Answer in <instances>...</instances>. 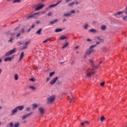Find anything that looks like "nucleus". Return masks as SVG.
<instances>
[{
    "instance_id": "9",
    "label": "nucleus",
    "mask_w": 127,
    "mask_h": 127,
    "mask_svg": "<svg viewBox=\"0 0 127 127\" xmlns=\"http://www.w3.org/2000/svg\"><path fill=\"white\" fill-rule=\"evenodd\" d=\"M95 73H96V71L89 72L88 73L86 74V77H87V78H90V77H91L92 75L95 74Z\"/></svg>"
},
{
    "instance_id": "44",
    "label": "nucleus",
    "mask_w": 127,
    "mask_h": 127,
    "mask_svg": "<svg viewBox=\"0 0 127 127\" xmlns=\"http://www.w3.org/2000/svg\"><path fill=\"white\" fill-rule=\"evenodd\" d=\"M26 118H27L26 117V115H24V116H22V120H25V119H26Z\"/></svg>"
},
{
    "instance_id": "61",
    "label": "nucleus",
    "mask_w": 127,
    "mask_h": 127,
    "mask_svg": "<svg viewBox=\"0 0 127 127\" xmlns=\"http://www.w3.org/2000/svg\"><path fill=\"white\" fill-rule=\"evenodd\" d=\"M66 20V19H64L63 20V22H65V21Z\"/></svg>"
},
{
    "instance_id": "8",
    "label": "nucleus",
    "mask_w": 127,
    "mask_h": 127,
    "mask_svg": "<svg viewBox=\"0 0 127 127\" xmlns=\"http://www.w3.org/2000/svg\"><path fill=\"white\" fill-rule=\"evenodd\" d=\"M60 2H62V0H60L58 1L56 4H51L49 6V8H51L52 7H54L55 6H56L57 5H58V4H59V3H60Z\"/></svg>"
},
{
    "instance_id": "43",
    "label": "nucleus",
    "mask_w": 127,
    "mask_h": 127,
    "mask_svg": "<svg viewBox=\"0 0 127 127\" xmlns=\"http://www.w3.org/2000/svg\"><path fill=\"white\" fill-rule=\"evenodd\" d=\"M105 85V82H102L100 83V86H101L102 87H103V86Z\"/></svg>"
},
{
    "instance_id": "55",
    "label": "nucleus",
    "mask_w": 127,
    "mask_h": 127,
    "mask_svg": "<svg viewBox=\"0 0 127 127\" xmlns=\"http://www.w3.org/2000/svg\"><path fill=\"white\" fill-rule=\"evenodd\" d=\"M123 12H125L126 14H127V7L126 8V11H124Z\"/></svg>"
},
{
    "instance_id": "64",
    "label": "nucleus",
    "mask_w": 127,
    "mask_h": 127,
    "mask_svg": "<svg viewBox=\"0 0 127 127\" xmlns=\"http://www.w3.org/2000/svg\"><path fill=\"white\" fill-rule=\"evenodd\" d=\"M86 57H87V55H84L83 58H86Z\"/></svg>"
},
{
    "instance_id": "49",
    "label": "nucleus",
    "mask_w": 127,
    "mask_h": 127,
    "mask_svg": "<svg viewBox=\"0 0 127 127\" xmlns=\"http://www.w3.org/2000/svg\"><path fill=\"white\" fill-rule=\"evenodd\" d=\"M86 41H88V42H91V41H92V40H91L90 39H87Z\"/></svg>"
},
{
    "instance_id": "59",
    "label": "nucleus",
    "mask_w": 127,
    "mask_h": 127,
    "mask_svg": "<svg viewBox=\"0 0 127 127\" xmlns=\"http://www.w3.org/2000/svg\"><path fill=\"white\" fill-rule=\"evenodd\" d=\"M75 63V62L74 61H72L71 63V65H73V64Z\"/></svg>"
},
{
    "instance_id": "35",
    "label": "nucleus",
    "mask_w": 127,
    "mask_h": 127,
    "mask_svg": "<svg viewBox=\"0 0 127 127\" xmlns=\"http://www.w3.org/2000/svg\"><path fill=\"white\" fill-rule=\"evenodd\" d=\"M86 124H88V122L87 121H85L83 123H81V126H82V127H84V126H85V125H86Z\"/></svg>"
},
{
    "instance_id": "29",
    "label": "nucleus",
    "mask_w": 127,
    "mask_h": 127,
    "mask_svg": "<svg viewBox=\"0 0 127 127\" xmlns=\"http://www.w3.org/2000/svg\"><path fill=\"white\" fill-rule=\"evenodd\" d=\"M106 29H107V27H106L105 25H102L101 26V30H106Z\"/></svg>"
},
{
    "instance_id": "3",
    "label": "nucleus",
    "mask_w": 127,
    "mask_h": 127,
    "mask_svg": "<svg viewBox=\"0 0 127 127\" xmlns=\"http://www.w3.org/2000/svg\"><path fill=\"white\" fill-rule=\"evenodd\" d=\"M75 12H76V10H70L69 11V13H64V16H66V17H69V16L72 15V13H75Z\"/></svg>"
},
{
    "instance_id": "37",
    "label": "nucleus",
    "mask_w": 127,
    "mask_h": 127,
    "mask_svg": "<svg viewBox=\"0 0 127 127\" xmlns=\"http://www.w3.org/2000/svg\"><path fill=\"white\" fill-rule=\"evenodd\" d=\"M52 12H51V11H50V12H49L48 13V14H47V15H48V16H52Z\"/></svg>"
},
{
    "instance_id": "21",
    "label": "nucleus",
    "mask_w": 127,
    "mask_h": 127,
    "mask_svg": "<svg viewBox=\"0 0 127 127\" xmlns=\"http://www.w3.org/2000/svg\"><path fill=\"white\" fill-rule=\"evenodd\" d=\"M69 45V43L67 42L62 47L63 49H65V47H67Z\"/></svg>"
},
{
    "instance_id": "60",
    "label": "nucleus",
    "mask_w": 127,
    "mask_h": 127,
    "mask_svg": "<svg viewBox=\"0 0 127 127\" xmlns=\"http://www.w3.org/2000/svg\"><path fill=\"white\" fill-rule=\"evenodd\" d=\"M70 101H73V100H74V98L72 97V98H70Z\"/></svg>"
},
{
    "instance_id": "50",
    "label": "nucleus",
    "mask_w": 127,
    "mask_h": 127,
    "mask_svg": "<svg viewBox=\"0 0 127 127\" xmlns=\"http://www.w3.org/2000/svg\"><path fill=\"white\" fill-rule=\"evenodd\" d=\"M19 28V26L16 27L14 29V31H16V30H17V29H18Z\"/></svg>"
},
{
    "instance_id": "19",
    "label": "nucleus",
    "mask_w": 127,
    "mask_h": 127,
    "mask_svg": "<svg viewBox=\"0 0 127 127\" xmlns=\"http://www.w3.org/2000/svg\"><path fill=\"white\" fill-rule=\"evenodd\" d=\"M63 30V29L61 28H57L55 30V32L58 33V32H61Z\"/></svg>"
},
{
    "instance_id": "48",
    "label": "nucleus",
    "mask_w": 127,
    "mask_h": 127,
    "mask_svg": "<svg viewBox=\"0 0 127 127\" xmlns=\"http://www.w3.org/2000/svg\"><path fill=\"white\" fill-rule=\"evenodd\" d=\"M24 31H25V30H24V29L22 28V30H21V32L22 33H24Z\"/></svg>"
},
{
    "instance_id": "11",
    "label": "nucleus",
    "mask_w": 127,
    "mask_h": 127,
    "mask_svg": "<svg viewBox=\"0 0 127 127\" xmlns=\"http://www.w3.org/2000/svg\"><path fill=\"white\" fill-rule=\"evenodd\" d=\"M17 110L18 111H23V109H24V106H19L16 107Z\"/></svg>"
},
{
    "instance_id": "51",
    "label": "nucleus",
    "mask_w": 127,
    "mask_h": 127,
    "mask_svg": "<svg viewBox=\"0 0 127 127\" xmlns=\"http://www.w3.org/2000/svg\"><path fill=\"white\" fill-rule=\"evenodd\" d=\"M10 127H13V123H10Z\"/></svg>"
},
{
    "instance_id": "46",
    "label": "nucleus",
    "mask_w": 127,
    "mask_h": 127,
    "mask_svg": "<svg viewBox=\"0 0 127 127\" xmlns=\"http://www.w3.org/2000/svg\"><path fill=\"white\" fill-rule=\"evenodd\" d=\"M27 49V46H24L22 48V50H24V49Z\"/></svg>"
},
{
    "instance_id": "16",
    "label": "nucleus",
    "mask_w": 127,
    "mask_h": 127,
    "mask_svg": "<svg viewBox=\"0 0 127 127\" xmlns=\"http://www.w3.org/2000/svg\"><path fill=\"white\" fill-rule=\"evenodd\" d=\"M39 111L40 112L41 115H43L44 114V109L42 108H40L39 109Z\"/></svg>"
},
{
    "instance_id": "23",
    "label": "nucleus",
    "mask_w": 127,
    "mask_h": 127,
    "mask_svg": "<svg viewBox=\"0 0 127 127\" xmlns=\"http://www.w3.org/2000/svg\"><path fill=\"white\" fill-rule=\"evenodd\" d=\"M100 66H101V65H100V64H99V65H97V66H94V65H93V66H92V67H93L92 70H94V68H95V69H98V68H100Z\"/></svg>"
},
{
    "instance_id": "32",
    "label": "nucleus",
    "mask_w": 127,
    "mask_h": 127,
    "mask_svg": "<svg viewBox=\"0 0 127 127\" xmlns=\"http://www.w3.org/2000/svg\"><path fill=\"white\" fill-rule=\"evenodd\" d=\"M21 0H14L13 1V3H15V2H21Z\"/></svg>"
},
{
    "instance_id": "28",
    "label": "nucleus",
    "mask_w": 127,
    "mask_h": 127,
    "mask_svg": "<svg viewBox=\"0 0 127 127\" xmlns=\"http://www.w3.org/2000/svg\"><path fill=\"white\" fill-rule=\"evenodd\" d=\"M74 4H75V2H72L71 3L67 4V5L68 6H72V5H74Z\"/></svg>"
},
{
    "instance_id": "5",
    "label": "nucleus",
    "mask_w": 127,
    "mask_h": 127,
    "mask_svg": "<svg viewBox=\"0 0 127 127\" xmlns=\"http://www.w3.org/2000/svg\"><path fill=\"white\" fill-rule=\"evenodd\" d=\"M123 13H124V11H118L117 13L114 14V15L116 18H120V15Z\"/></svg>"
},
{
    "instance_id": "13",
    "label": "nucleus",
    "mask_w": 127,
    "mask_h": 127,
    "mask_svg": "<svg viewBox=\"0 0 127 127\" xmlns=\"http://www.w3.org/2000/svg\"><path fill=\"white\" fill-rule=\"evenodd\" d=\"M24 56V52H22L20 55V58L19 59V61H21L22 59H23Z\"/></svg>"
},
{
    "instance_id": "38",
    "label": "nucleus",
    "mask_w": 127,
    "mask_h": 127,
    "mask_svg": "<svg viewBox=\"0 0 127 127\" xmlns=\"http://www.w3.org/2000/svg\"><path fill=\"white\" fill-rule=\"evenodd\" d=\"M90 32H97V31L96 30V29H91L90 30Z\"/></svg>"
},
{
    "instance_id": "27",
    "label": "nucleus",
    "mask_w": 127,
    "mask_h": 127,
    "mask_svg": "<svg viewBox=\"0 0 127 127\" xmlns=\"http://www.w3.org/2000/svg\"><path fill=\"white\" fill-rule=\"evenodd\" d=\"M51 38H48L46 40H45V41H44L43 42V43H46V42H48V41H50Z\"/></svg>"
},
{
    "instance_id": "18",
    "label": "nucleus",
    "mask_w": 127,
    "mask_h": 127,
    "mask_svg": "<svg viewBox=\"0 0 127 127\" xmlns=\"http://www.w3.org/2000/svg\"><path fill=\"white\" fill-rule=\"evenodd\" d=\"M41 31H42V28H40V29L36 32V34H38V35H41Z\"/></svg>"
},
{
    "instance_id": "30",
    "label": "nucleus",
    "mask_w": 127,
    "mask_h": 127,
    "mask_svg": "<svg viewBox=\"0 0 127 127\" xmlns=\"http://www.w3.org/2000/svg\"><path fill=\"white\" fill-rule=\"evenodd\" d=\"M14 79L17 81V80H18V75L17 74H15L14 76Z\"/></svg>"
},
{
    "instance_id": "52",
    "label": "nucleus",
    "mask_w": 127,
    "mask_h": 127,
    "mask_svg": "<svg viewBox=\"0 0 127 127\" xmlns=\"http://www.w3.org/2000/svg\"><path fill=\"white\" fill-rule=\"evenodd\" d=\"M36 23H37V24H39V23H40V21L37 20V21H36Z\"/></svg>"
},
{
    "instance_id": "31",
    "label": "nucleus",
    "mask_w": 127,
    "mask_h": 127,
    "mask_svg": "<svg viewBox=\"0 0 127 127\" xmlns=\"http://www.w3.org/2000/svg\"><path fill=\"white\" fill-rule=\"evenodd\" d=\"M54 74H55V71H52V72H50V74H49L50 77H52V76H53V75H54Z\"/></svg>"
},
{
    "instance_id": "41",
    "label": "nucleus",
    "mask_w": 127,
    "mask_h": 127,
    "mask_svg": "<svg viewBox=\"0 0 127 127\" xmlns=\"http://www.w3.org/2000/svg\"><path fill=\"white\" fill-rule=\"evenodd\" d=\"M29 43H30V41H26V42H25V45H26V46H27L29 44Z\"/></svg>"
},
{
    "instance_id": "45",
    "label": "nucleus",
    "mask_w": 127,
    "mask_h": 127,
    "mask_svg": "<svg viewBox=\"0 0 127 127\" xmlns=\"http://www.w3.org/2000/svg\"><path fill=\"white\" fill-rule=\"evenodd\" d=\"M30 81H32V82H35V79H34V78H31L29 79Z\"/></svg>"
},
{
    "instance_id": "39",
    "label": "nucleus",
    "mask_w": 127,
    "mask_h": 127,
    "mask_svg": "<svg viewBox=\"0 0 127 127\" xmlns=\"http://www.w3.org/2000/svg\"><path fill=\"white\" fill-rule=\"evenodd\" d=\"M32 115V112L26 115V116L27 117V118H28V117H30V116H31Z\"/></svg>"
},
{
    "instance_id": "57",
    "label": "nucleus",
    "mask_w": 127,
    "mask_h": 127,
    "mask_svg": "<svg viewBox=\"0 0 127 127\" xmlns=\"http://www.w3.org/2000/svg\"><path fill=\"white\" fill-rule=\"evenodd\" d=\"M31 31V28H29L28 29V32H29L30 31Z\"/></svg>"
},
{
    "instance_id": "14",
    "label": "nucleus",
    "mask_w": 127,
    "mask_h": 127,
    "mask_svg": "<svg viewBox=\"0 0 127 127\" xmlns=\"http://www.w3.org/2000/svg\"><path fill=\"white\" fill-rule=\"evenodd\" d=\"M11 35H12V37H10V40L8 41V42H10L11 43H12V42L13 41V36L14 35V34L12 33L11 34Z\"/></svg>"
},
{
    "instance_id": "53",
    "label": "nucleus",
    "mask_w": 127,
    "mask_h": 127,
    "mask_svg": "<svg viewBox=\"0 0 127 127\" xmlns=\"http://www.w3.org/2000/svg\"><path fill=\"white\" fill-rule=\"evenodd\" d=\"M69 1H71V0H66L65 2H66V3H68V2H69Z\"/></svg>"
},
{
    "instance_id": "58",
    "label": "nucleus",
    "mask_w": 127,
    "mask_h": 127,
    "mask_svg": "<svg viewBox=\"0 0 127 127\" xmlns=\"http://www.w3.org/2000/svg\"><path fill=\"white\" fill-rule=\"evenodd\" d=\"M31 28H34V25H32Z\"/></svg>"
},
{
    "instance_id": "25",
    "label": "nucleus",
    "mask_w": 127,
    "mask_h": 127,
    "mask_svg": "<svg viewBox=\"0 0 127 127\" xmlns=\"http://www.w3.org/2000/svg\"><path fill=\"white\" fill-rule=\"evenodd\" d=\"M32 107H33V110H35V109H36V108H37V104H33L32 105Z\"/></svg>"
},
{
    "instance_id": "54",
    "label": "nucleus",
    "mask_w": 127,
    "mask_h": 127,
    "mask_svg": "<svg viewBox=\"0 0 127 127\" xmlns=\"http://www.w3.org/2000/svg\"><path fill=\"white\" fill-rule=\"evenodd\" d=\"M49 80H50V78L47 77V80H46V82H48V81H49Z\"/></svg>"
},
{
    "instance_id": "22",
    "label": "nucleus",
    "mask_w": 127,
    "mask_h": 127,
    "mask_svg": "<svg viewBox=\"0 0 127 127\" xmlns=\"http://www.w3.org/2000/svg\"><path fill=\"white\" fill-rule=\"evenodd\" d=\"M64 39H67V37L65 36H62L60 38V40H64Z\"/></svg>"
},
{
    "instance_id": "12",
    "label": "nucleus",
    "mask_w": 127,
    "mask_h": 127,
    "mask_svg": "<svg viewBox=\"0 0 127 127\" xmlns=\"http://www.w3.org/2000/svg\"><path fill=\"white\" fill-rule=\"evenodd\" d=\"M15 113H17V109L15 107L13 110L11 111V116H13Z\"/></svg>"
},
{
    "instance_id": "1",
    "label": "nucleus",
    "mask_w": 127,
    "mask_h": 127,
    "mask_svg": "<svg viewBox=\"0 0 127 127\" xmlns=\"http://www.w3.org/2000/svg\"><path fill=\"white\" fill-rule=\"evenodd\" d=\"M16 52L15 51V48H14L13 50H10L8 51L7 53H5L4 55L5 57H7L8 56H10L11 54H13V53H15Z\"/></svg>"
},
{
    "instance_id": "2",
    "label": "nucleus",
    "mask_w": 127,
    "mask_h": 127,
    "mask_svg": "<svg viewBox=\"0 0 127 127\" xmlns=\"http://www.w3.org/2000/svg\"><path fill=\"white\" fill-rule=\"evenodd\" d=\"M55 95H52L50 97L47 98V101L48 103H53L54 101H55Z\"/></svg>"
},
{
    "instance_id": "42",
    "label": "nucleus",
    "mask_w": 127,
    "mask_h": 127,
    "mask_svg": "<svg viewBox=\"0 0 127 127\" xmlns=\"http://www.w3.org/2000/svg\"><path fill=\"white\" fill-rule=\"evenodd\" d=\"M29 88L32 89V90H35V89H36L35 87H34V86H30Z\"/></svg>"
},
{
    "instance_id": "40",
    "label": "nucleus",
    "mask_w": 127,
    "mask_h": 127,
    "mask_svg": "<svg viewBox=\"0 0 127 127\" xmlns=\"http://www.w3.org/2000/svg\"><path fill=\"white\" fill-rule=\"evenodd\" d=\"M89 62H90L91 64H92V66H94V62L92 60H89Z\"/></svg>"
},
{
    "instance_id": "34",
    "label": "nucleus",
    "mask_w": 127,
    "mask_h": 127,
    "mask_svg": "<svg viewBox=\"0 0 127 127\" xmlns=\"http://www.w3.org/2000/svg\"><path fill=\"white\" fill-rule=\"evenodd\" d=\"M122 18L124 21H127V16H124Z\"/></svg>"
},
{
    "instance_id": "10",
    "label": "nucleus",
    "mask_w": 127,
    "mask_h": 127,
    "mask_svg": "<svg viewBox=\"0 0 127 127\" xmlns=\"http://www.w3.org/2000/svg\"><path fill=\"white\" fill-rule=\"evenodd\" d=\"M38 13H39V12L35 13L32 15H29L27 17V19H28L29 18H33V17H35V15H36V14H38Z\"/></svg>"
},
{
    "instance_id": "6",
    "label": "nucleus",
    "mask_w": 127,
    "mask_h": 127,
    "mask_svg": "<svg viewBox=\"0 0 127 127\" xmlns=\"http://www.w3.org/2000/svg\"><path fill=\"white\" fill-rule=\"evenodd\" d=\"M89 49H90L89 51H87L85 52V54L87 56L89 55H91V54H92V53H93V52H94V50H93V48H92V49L89 48Z\"/></svg>"
},
{
    "instance_id": "17",
    "label": "nucleus",
    "mask_w": 127,
    "mask_h": 127,
    "mask_svg": "<svg viewBox=\"0 0 127 127\" xmlns=\"http://www.w3.org/2000/svg\"><path fill=\"white\" fill-rule=\"evenodd\" d=\"M99 44H100V42H97L96 45L90 46L89 47V49H92V48H94V47H96V46H97V45Z\"/></svg>"
},
{
    "instance_id": "62",
    "label": "nucleus",
    "mask_w": 127,
    "mask_h": 127,
    "mask_svg": "<svg viewBox=\"0 0 127 127\" xmlns=\"http://www.w3.org/2000/svg\"><path fill=\"white\" fill-rule=\"evenodd\" d=\"M63 63H65V62H60V64H63Z\"/></svg>"
},
{
    "instance_id": "33",
    "label": "nucleus",
    "mask_w": 127,
    "mask_h": 127,
    "mask_svg": "<svg viewBox=\"0 0 127 127\" xmlns=\"http://www.w3.org/2000/svg\"><path fill=\"white\" fill-rule=\"evenodd\" d=\"M105 117L104 116H102L101 119H100V121L103 123V122H104V121H105Z\"/></svg>"
},
{
    "instance_id": "4",
    "label": "nucleus",
    "mask_w": 127,
    "mask_h": 127,
    "mask_svg": "<svg viewBox=\"0 0 127 127\" xmlns=\"http://www.w3.org/2000/svg\"><path fill=\"white\" fill-rule=\"evenodd\" d=\"M58 80V77H55L54 79H53L50 82V85H54L55 83H56L57 81Z\"/></svg>"
},
{
    "instance_id": "26",
    "label": "nucleus",
    "mask_w": 127,
    "mask_h": 127,
    "mask_svg": "<svg viewBox=\"0 0 127 127\" xmlns=\"http://www.w3.org/2000/svg\"><path fill=\"white\" fill-rule=\"evenodd\" d=\"M89 26V25L88 23H85V24L84 25L83 27L84 29H88V27Z\"/></svg>"
},
{
    "instance_id": "63",
    "label": "nucleus",
    "mask_w": 127,
    "mask_h": 127,
    "mask_svg": "<svg viewBox=\"0 0 127 127\" xmlns=\"http://www.w3.org/2000/svg\"><path fill=\"white\" fill-rule=\"evenodd\" d=\"M38 5H39V4H38L37 5H34L33 7H35L36 6H38Z\"/></svg>"
},
{
    "instance_id": "7",
    "label": "nucleus",
    "mask_w": 127,
    "mask_h": 127,
    "mask_svg": "<svg viewBox=\"0 0 127 127\" xmlns=\"http://www.w3.org/2000/svg\"><path fill=\"white\" fill-rule=\"evenodd\" d=\"M13 58H14V56H12L11 57H8L7 58H5L4 59V62H7V61H11V60H12V59H13Z\"/></svg>"
},
{
    "instance_id": "36",
    "label": "nucleus",
    "mask_w": 127,
    "mask_h": 127,
    "mask_svg": "<svg viewBox=\"0 0 127 127\" xmlns=\"http://www.w3.org/2000/svg\"><path fill=\"white\" fill-rule=\"evenodd\" d=\"M19 127V123L17 122L14 124V127Z\"/></svg>"
},
{
    "instance_id": "56",
    "label": "nucleus",
    "mask_w": 127,
    "mask_h": 127,
    "mask_svg": "<svg viewBox=\"0 0 127 127\" xmlns=\"http://www.w3.org/2000/svg\"><path fill=\"white\" fill-rule=\"evenodd\" d=\"M19 36H20V33H19L16 35V37H19Z\"/></svg>"
},
{
    "instance_id": "20",
    "label": "nucleus",
    "mask_w": 127,
    "mask_h": 127,
    "mask_svg": "<svg viewBox=\"0 0 127 127\" xmlns=\"http://www.w3.org/2000/svg\"><path fill=\"white\" fill-rule=\"evenodd\" d=\"M57 21H58V19H56L55 20H54L53 21H51L50 23V24H54V23H55L56 22H57Z\"/></svg>"
},
{
    "instance_id": "24",
    "label": "nucleus",
    "mask_w": 127,
    "mask_h": 127,
    "mask_svg": "<svg viewBox=\"0 0 127 127\" xmlns=\"http://www.w3.org/2000/svg\"><path fill=\"white\" fill-rule=\"evenodd\" d=\"M96 39H98L101 42H104V39H101L99 36L97 37Z\"/></svg>"
},
{
    "instance_id": "15",
    "label": "nucleus",
    "mask_w": 127,
    "mask_h": 127,
    "mask_svg": "<svg viewBox=\"0 0 127 127\" xmlns=\"http://www.w3.org/2000/svg\"><path fill=\"white\" fill-rule=\"evenodd\" d=\"M44 6V4L40 5L39 6H38L37 7H36L35 9V10H39V9H41V8H42V7H43Z\"/></svg>"
},
{
    "instance_id": "47",
    "label": "nucleus",
    "mask_w": 127,
    "mask_h": 127,
    "mask_svg": "<svg viewBox=\"0 0 127 127\" xmlns=\"http://www.w3.org/2000/svg\"><path fill=\"white\" fill-rule=\"evenodd\" d=\"M30 110V107H28V108H27L26 111L29 112Z\"/></svg>"
}]
</instances>
